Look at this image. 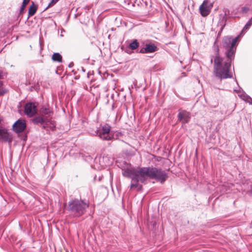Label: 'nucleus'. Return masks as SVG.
Wrapping results in <instances>:
<instances>
[{
  "instance_id": "nucleus-2",
  "label": "nucleus",
  "mask_w": 252,
  "mask_h": 252,
  "mask_svg": "<svg viewBox=\"0 0 252 252\" xmlns=\"http://www.w3.org/2000/svg\"><path fill=\"white\" fill-rule=\"evenodd\" d=\"M135 176H137L142 183H144L148 178H150L163 184L168 177L165 170L153 166L138 167L135 169Z\"/></svg>"
},
{
  "instance_id": "nucleus-33",
  "label": "nucleus",
  "mask_w": 252,
  "mask_h": 252,
  "mask_svg": "<svg viewBox=\"0 0 252 252\" xmlns=\"http://www.w3.org/2000/svg\"><path fill=\"white\" fill-rule=\"evenodd\" d=\"M227 15L226 12H225V15L226 16Z\"/></svg>"
},
{
  "instance_id": "nucleus-13",
  "label": "nucleus",
  "mask_w": 252,
  "mask_h": 252,
  "mask_svg": "<svg viewBox=\"0 0 252 252\" xmlns=\"http://www.w3.org/2000/svg\"><path fill=\"white\" fill-rule=\"evenodd\" d=\"M131 179L130 189L136 188L138 191L141 190L142 189V185L139 184V182H140V180L138 179V177L134 176Z\"/></svg>"
},
{
  "instance_id": "nucleus-16",
  "label": "nucleus",
  "mask_w": 252,
  "mask_h": 252,
  "mask_svg": "<svg viewBox=\"0 0 252 252\" xmlns=\"http://www.w3.org/2000/svg\"><path fill=\"white\" fill-rule=\"evenodd\" d=\"M135 174V169L125 168L122 169V175L127 178H131Z\"/></svg>"
},
{
  "instance_id": "nucleus-4",
  "label": "nucleus",
  "mask_w": 252,
  "mask_h": 252,
  "mask_svg": "<svg viewBox=\"0 0 252 252\" xmlns=\"http://www.w3.org/2000/svg\"><path fill=\"white\" fill-rule=\"evenodd\" d=\"M88 207L89 205L85 201L75 199L68 202L67 210L74 216L79 217L85 213L86 210Z\"/></svg>"
},
{
  "instance_id": "nucleus-3",
  "label": "nucleus",
  "mask_w": 252,
  "mask_h": 252,
  "mask_svg": "<svg viewBox=\"0 0 252 252\" xmlns=\"http://www.w3.org/2000/svg\"><path fill=\"white\" fill-rule=\"evenodd\" d=\"M240 37L241 34H239L234 38L230 36L223 38L222 45L225 50V55L228 58L229 61L232 62L234 59L237 45L239 42Z\"/></svg>"
},
{
  "instance_id": "nucleus-7",
  "label": "nucleus",
  "mask_w": 252,
  "mask_h": 252,
  "mask_svg": "<svg viewBox=\"0 0 252 252\" xmlns=\"http://www.w3.org/2000/svg\"><path fill=\"white\" fill-rule=\"evenodd\" d=\"M209 0H204L199 7L200 12L202 16H206L210 12L213 6V3H209Z\"/></svg>"
},
{
  "instance_id": "nucleus-24",
  "label": "nucleus",
  "mask_w": 252,
  "mask_h": 252,
  "mask_svg": "<svg viewBox=\"0 0 252 252\" xmlns=\"http://www.w3.org/2000/svg\"><path fill=\"white\" fill-rule=\"evenodd\" d=\"M59 0H52L45 10L56 4Z\"/></svg>"
},
{
  "instance_id": "nucleus-31",
  "label": "nucleus",
  "mask_w": 252,
  "mask_h": 252,
  "mask_svg": "<svg viewBox=\"0 0 252 252\" xmlns=\"http://www.w3.org/2000/svg\"><path fill=\"white\" fill-rule=\"evenodd\" d=\"M223 19H225V21H226V18H225L224 17H223Z\"/></svg>"
},
{
  "instance_id": "nucleus-5",
  "label": "nucleus",
  "mask_w": 252,
  "mask_h": 252,
  "mask_svg": "<svg viewBox=\"0 0 252 252\" xmlns=\"http://www.w3.org/2000/svg\"><path fill=\"white\" fill-rule=\"evenodd\" d=\"M111 126L108 124H105L101 128L97 129L94 131L95 135L98 136L100 139L104 140H110L113 137L110 135Z\"/></svg>"
},
{
  "instance_id": "nucleus-12",
  "label": "nucleus",
  "mask_w": 252,
  "mask_h": 252,
  "mask_svg": "<svg viewBox=\"0 0 252 252\" xmlns=\"http://www.w3.org/2000/svg\"><path fill=\"white\" fill-rule=\"evenodd\" d=\"M12 134L5 128H0V141L11 143L12 141Z\"/></svg>"
},
{
  "instance_id": "nucleus-17",
  "label": "nucleus",
  "mask_w": 252,
  "mask_h": 252,
  "mask_svg": "<svg viewBox=\"0 0 252 252\" xmlns=\"http://www.w3.org/2000/svg\"><path fill=\"white\" fill-rule=\"evenodd\" d=\"M32 123L35 125H38V124H46L47 122V118H44L42 116H41L40 115L39 116H37L35 117L32 120Z\"/></svg>"
},
{
  "instance_id": "nucleus-35",
  "label": "nucleus",
  "mask_w": 252,
  "mask_h": 252,
  "mask_svg": "<svg viewBox=\"0 0 252 252\" xmlns=\"http://www.w3.org/2000/svg\"><path fill=\"white\" fill-rule=\"evenodd\" d=\"M251 19H252V17L251 18Z\"/></svg>"
},
{
  "instance_id": "nucleus-25",
  "label": "nucleus",
  "mask_w": 252,
  "mask_h": 252,
  "mask_svg": "<svg viewBox=\"0 0 252 252\" xmlns=\"http://www.w3.org/2000/svg\"><path fill=\"white\" fill-rule=\"evenodd\" d=\"M250 10V8L246 6L242 7L241 8V12L243 13H247Z\"/></svg>"
},
{
  "instance_id": "nucleus-6",
  "label": "nucleus",
  "mask_w": 252,
  "mask_h": 252,
  "mask_svg": "<svg viewBox=\"0 0 252 252\" xmlns=\"http://www.w3.org/2000/svg\"><path fill=\"white\" fill-rule=\"evenodd\" d=\"M177 115L178 121L182 125L189 123L191 119V113L185 110L179 109Z\"/></svg>"
},
{
  "instance_id": "nucleus-14",
  "label": "nucleus",
  "mask_w": 252,
  "mask_h": 252,
  "mask_svg": "<svg viewBox=\"0 0 252 252\" xmlns=\"http://www.w3.org/2000/svg\"><path fill=\"white\" fill-rule=\"evenodd\" d=\"M241 89V88H240ZM235 92H236L238 94V96L243 100L246 102L250 103L252 105V98L251 96L248 95L243 90H240L237 91L236 90H234Z\"/></svg>"
},
{
  "instance_id": "nucleus-32",
  "label": "nucleus",
  "mask_w": 252,
  "mask_h": 252,
  "mask_svg": "<svg viewBox=\"0 0 252 252\" xmlns=\"http://www.w3.org/2000/svg\"><path fill=\"white\" fill-rule=\"evenodd\" d=\"M43 127L45 128L46 127V126L45 125H44Z\"/></svg>"
},
{
  "instance_id": "nucleus-8",
  "label": "nucleus",
  "mask_w": 252,
  "mask_h": 252,
  "mask_svg": "<svg viewBox=\"0 0 252 252\" xmlns=\"http://www.w3.org/2000/svg\"><path fill=\"white\" fill-rule=\"evenodd\" d=\"M24 112L29 117H33L37 113V107L34 103L29 102L24 107Z\"/></svg>"
},
{
  "instance_id": "nucleus-1",
  "label": "nucleus",
  "mask_w": 252,
  "mask_h": 252,
  "mask_svg": "<svg viewBox=\"0 0 252 252\" xmlns=\"http://www.w3.org/2000/svg\"><path fill=\"white\" fill-rule=\"evenodd\" d=\"M215 56L211 57V63L214 59V74L220 80L231 78L233 76L230 71L232 62L227 58L225 61L219 54V48L217 46L215 47Z\"/></svg>"
},
{
  "instance_id": "nucleus-34",
  "label": "nucleus",
  "mask_w": 252,
  "mask_h": 252,
  "mask_svg": "<svg viewBox=\"0 0 252 252\" xmlns=\"http://www.w3.org/2000/svg\"><path fill=\"white\" fill-rule=\"evenodd\" d=\"M1 120H0V123H1Z\"/></svg>"
},
{
  "instance_id": "nucleus-28",
  "label": "nucleus",
  "mask_w": 252,
  "mask_h": 252,
  "mask_svg": "<svg viewBox=\"0 0 252 252\" xmlns=\"http://www.w3.org/2000/svg\"><path fill=\"white\" fill-rule=\"evenodd\" d=\"M125 51V52H126L127 54H130L131 53L129 50V48L126 49Z\"/></svg>"
},
{
  "instance_id": "nucleus-19",
  "label": "nucleus",
  "mask_w": 252,
  "mask_h": 252,
  "mask_svg": "<svg viewBox=\"0 0 252 252\" xmlns=\"http://www.w3.org/2000/svg\"><path fill=\"white\" fill-rule=\"evenodd\" d=\"M139 46V43L137 39L132 40L128 45L129 49L134 50L136 49Z\"/></svg>"
},
{
  "instance_id": "nucleus-23",
  "label": "nucleus",
  "mask_w": 252,
  "mask_h": 252,
  "mask_svg": "<svg viewBox=\"0 0 252 252\" xmlns=\"http://www.w3.org/2000/svg\"><path fill=\"white\" fill-rule=\"evenodd\" d=\"M2 82H0V96L3 95L4 94L7 93V91L2 87Z\"/></svg>"
},
{
  "instance_id": "nucleus-18",
  "label": "nucleus",
  "mask_w": 252,
  "mask_h": 252,
  "mask_svg": "<svg viewBox=\"0 0 252 252\" xmlns=\"http://www.w3.org/2000/svg\"><path fill=\"white\" fill-rule=\"evenodd\" d=\"M37 9V6L32 1V5L29 9V17L32 16L35 14Z\"/></svg>"
},
{
  "instance_id": "nucleus-26",
  "label": "nucleus",
  "mask_w": 252,
  "mask_h": 252,
  "mask_svg": "<svg viewBox=\"0 0 252 252\" xmlns=\"http://www.w3.org/2000/svg\"><path fill=\"white\" fill-rule=\"evenodd\" d=\"M27 136L26 134H24L22 137H21V139L23 140H26L27 139Z\"/></svg>"
},
{
  "instance_id": "nucleus-21",
  "label": "nucleus",
  "mask_w": 252,
  "mask_h": 252,
  "mask_svg": "<svg viewBox=\"0 0 252 252\" xmlns=\"http://www.w3.org/2000/svg\"><path fill=\"white\" fill-rule=\"evenodd\" d=\"M252 25V19H250L248 21V22L246 23V24L244 26V28L242 30L241 33L239 34H241V37L244 34V33H245L244 31L248 30L251 27Z\"/></svg>"
},
{
  "instance_id": "nucleus-9",
  "label": "nucleus",
  "mask_w": 252,
  "mask_h": 252,
  "mask_svg": "<svg viewBox=\"0 0 252 252\" xmlns=\"http://www.w3.org/2000/svg\"><path fill=\"white\" fill-rule=\"evenodd\" d=\"M27 127L26 121L24 119H19L13 125L12 128L14 132L19 133L23 132Z\"/></svg>"
},
{
  "instance_id": "nucleus-11",
  "label": "nucleus",
  "mask_w": 252,
  "mask_h": 252,
  "mask_svg": "<svg viewBox=\"0 0 252 252\" xmlns=\"http://www.w3.org/2000/svg\"><path fill=\"white\" fill-rule=\"evenodd\" d=\"M39 113L44 118H47V122L50 123L53 112L49 107L42 106L39 110Z\"/></svg>"
},
{
  "instance_id": "nucleus-20",
  "label": "nucleus",
  "mask_w": 252,
  "mask_h": 252,
  "mask_svg": "<svg viewBox=\"0 0 252 252\" xmlns=\"http://www.w3.org/2000/svg\"><path fill=\"white\" fill-rule=\"evenodd\" d=\"M52 59L54 62H62V56L59 53H54L52 55Z\"/></svg>"
},
{
  "instance_id": "nucleus-22",
  "label": "nucleus",
  "mask_w": 252,
  "mask_h": 252,
  "mask_svg": "<svg viewBox=\"0 0 252 252\" xmlns=\"http://www.w3.org/2000/svg\"><path fill=\"white\" fill-rule=\"evenodd\" d=\"M30 2V0H23V1L22 2V4L20 7L19 14H22L23 13L24 11V10L27 6V5Z\"/></svg>"
},
{
  "instance_id": "nucleus-29",
  "label": "nucleus",
  "mask_w": 252,
  "mask_h": 252,
  "mask_svg": "<svg viewBox=\"0 0 252 252\" xmlns=\"http://www.w3.org/2000/svg\"><path fill=\"white\" fill-rule=\"evenodd\" d=\"M73 66V63H70L69 65H68V67L71 68L72 67V66Z\"/></svg>"
},
{
  "instance_id": "nucleus-15",
  "label": "nucleus",
  "mask_w": 252,
  "mask_h": 252,
  "mask_svg": "<svg viewBox=\"0 0 252 252\" xmlns=\"http://www.w3.org/2000/svg\"><path fill=\"white\" fill-rule=\"evenodd\" d=\"M113 162L112 159L107 155L103 154L99 158V162L102 166H109Z\"/></svg>"
},
{
  "instance_id": "nucleus-27",
  "label": "nucleus",
  "mask_w": 252,
  "mask_h": 252,
  "mask_svg": "<svg viewBox=\"0 0 252 252\" xmlns=\"http://www.w3.org/2000/svg\"><path fill=\"white\" fill-rule=\"evenodd\" d=\"M3 77V71L1 70H0V79H2Z\"/></svg>"
},
{
  "instance_id": "nucleus-30",
  "label": "nucleus",
  "mask_w": 252,
  "mask_h": 252,
  "mask_svg": "<svg viewBox=\"0 0 252 252\" xmlns=\"http://www.w3.org/2000/svg\"><path fill=\"white\" fill-rule=\"evenodd\" d=\"M224 26H225V24H224V25L223 26V27H221V30H220V32H219V33H218V35H220V33H221V31H222V29H223V27H224Z\"/></svg>"
},
{
  "instance_id": "nucleus-10",
  "label": "nucleus",
  "mask_w": 252,
  "mask_h": 252,
  "mask_svg": "<svg viewBox=\"0 0 252 252\" xmlns=\"http://www.w3.org/2000/svg\"><path fill=\"white\" fill-rule=\"evenodd\" d=\"M158 50V48L155 44L150 42L146 43L144 47L141 48L137 52L141 54H148L156 52Z\"/></svg>"
}]
</instances>
